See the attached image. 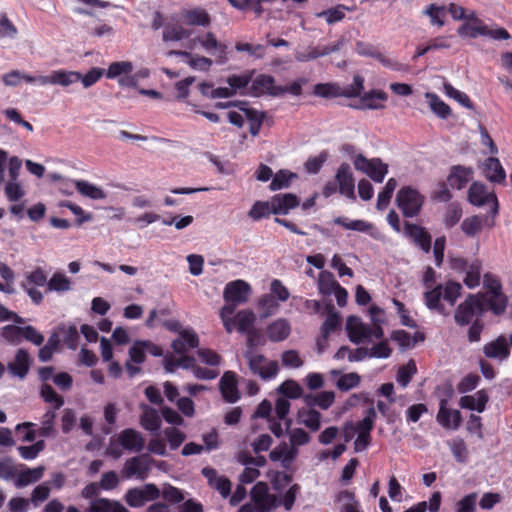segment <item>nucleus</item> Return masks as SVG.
Returning a JSON list of instances; mask_svg holds the SVG:
<instances>
[{
	"label": "nucleus",
	"instance_id": "56",
	"mask_svg": "<svg viewBox=\"0 0 512 512\" xmlns=\"http://www.w3.org/2000/svg\"><path fill=\"white\" fill-rule=\"evenodd\" d=\"M270 481L273 489L282 497L286 491H284L287 487L288 489L292 486L291 477L284 472H273L269 474Z\"/></svg>",
	"mask_w": 512,
	"mask_h": 512
},
{
	"label": "nucleus",
	"instance_id": "63",
	"mask_svg": "<svg viewBox=\"0 0 512 512\" xmlns=\"http://www.w3.org/2000/svg\"><path fill=\"white\" fill-rule=\"evenodd\" d=\"M314 94L324 98L343 96V89L335 83L317 84L314 87Z\"/></svg>",
	"mask_w": 512,
	"mask_h": 512
},
{
	"label": "nucleus",
	"instance_id": "40",
	"mask_svg": "<svg viewBox=\"0 0 512 512\" xmlns=\"http://www.w3.org/2000/svg\"><path fill=\"white\" fill-rule=\"evenodd\" d=\"M161 416L158 411L144 405L142 406V415L140 416V424L146 431L156 433L161 426Z\"/></svg>",
	"mask_w": 512,
	"mask_h": 512
},
{
	"label": "nucleus",
	"instance_id": "9",
	"mask_svg": "<svg viewBox=\"0 0 512 512\" xmlns=\"http://www.w3.org/2000/svg\"><path fill=\"white\" fill-rule=\"evenodd\" d=\"M233 320L235 323V328L237 327L239 332L248 335V345L250 347L265 344V339L257 330L253 328L254 322L256 320V315L253 311L249 309L241 310L235 315V317H233Z\"/></svg>",
	"mask_w": 512,
	"mask_h": 512
},
{
	"label": "nucleus",
	"instance_id": "22",
	"mask_svg": "<svg viewBox=\"0 0 512 512\" xmlns=\"http://www.w3.org/2000/svg\"><path fill=\"white\" fill-rule=\"evenodd\" d=\"M493 225V219H489L487 216L474 215L462 221L461 230L466 236L475 237L484 227L491 228Z\"/></svg>",
	"mask_w": 512,
	"mask_h": 512
},
{
	"label": "nucleus",
	"instance_id": "48",
	"mask_svg": "<svg viewBox=\"0 0 512 512\" xmlns=\"http://www.w3.org/2000/svg\"><path fill=\"white\" fill-rule=\"evenodd\" d=\"M182 17L184 18L185 22L189 25L205 27L210 24V17L208 13L201 8L184 10L182 12Z\"/></svg>",
	"mask_w": 512,
	"mask_h": 512
},
{
	"label": "nucleus",
	"instance_id": "45",
	"mask_svg": "<svg viewBox=\"0 0 512 512\" xmlns=\"http://www.w3.org/2000/svg\"><path fill=\"white\" fill-rule=\"evenodd\" d=\"M321 414L317 410L311 408L302 409L298 412V422L310 431H318L321 427Z\"/></svg>",
	"mask_w": 512,
	"mask_h": 512
},
{
	"label": "nucleus",
	"instance_id": "4",
	"mask_svg": "<svg viewBox=\"0 0 512 512\" xmlns=\"http://www.w3.org/2000/svg\"><path fill=\"white\" fill-rule=\"evenodd\" d=\"M134 65L130 61H115L112 62L105 75L108 79H117L121 87H136L139 79H144L149 76L147 69H141L133 74Z\"/></svg>",
	"mask_w": 512,
	"mask_h": 512
},
{
	"label": "nucleus",
	"instance_id": "55",
	"mask_svg": "<svg viewBox=\"0 0 512 512\" xmlns=\"http://www.w3.org/2000/svg\"><path fill=\"white\" fill-rule=\"evenodd\" d=\"M448 446L455 460L459 463H466L469 451L466 443L461 438H455L448 442Z\"/></svg>",
	"mask_w": 512,
	"mask_h": 512
},
{
	"label": "nucleus",
	"instance_id": "62",
	"mask_svg": "<svg viewBox=\"0 0 512 512\" xmlns=\"http://www.w3.org/2000/svg\"><path fill=\"white\" fill-rule=\"evenodd\" d=\"M47 285L50 291L66 292L71 289V281L63 273L53 274Z\"/></svg>",
	"mask_w": 512,
	"mask_h": 512
},
{
	"label": "nucleus",
	"instance_id": "30",
	"mask_svg": "<svg viewBox=\"0 0 512 512\" xmlns=\"http://www.w3.org/2000/svg\"><path fill=\"white\" fill-rule=\"evenodd\" d=\"M488 401L489 397L486 391L478 390L472 395L462 396L459 400V406L463 409L482 413L485 411Z\"/></svg>",
	"mask_w": 512,
	"mask_h": 512
},
{
	"label": "nucleus",
	"instance_id": "54",
	"mask_svg": "<svg viewBox=\"0 0 512 512\" xmlns=\"http://www.w3.org/2000/svg\"><path fill=\"white\" fill-rule=\"evenodd\" d=\"M271 214H275L271 199L255 202L248 212V216L255 221L268 217Z\"/></svg>",
	"mask_w": 512,
	"mask_h": 512
},
{
	"label": "nucleus",
	"instance_id": "7",
	"mask_svg": "<svg viewBox=\"0 0 512 512\" xmlns=\"http://www.w3.org/2000/svg\"><path fill=\"white\" fill-rule=\"evenodd\" d=\"M483 287L487 290V294L482 295L484 302H489L495 314L504 312L507 301L502 293V286L498 277L489 273L485 274L483 277Z\"/></svg>",
	"mask_w": 512,
	"mask_h": 512
},
{
	"label": "nucleus",
	"instance_id": "28",
	"mask_svg": "<svg viewBox=\"0 0 512 512\" xmlns=\"http://www.w3.org/2000/svg\"><path fill=\"white\" fill-rule=\"evenodd\" d=\"M180 56L184 58V62L190 66V68L197 71H208L213 65V61L205 56L195 55L187 51H175L171 50L167 53V56Z\"/></svg>",
	"mask_w": 512,
	"mask_h": 512
},
{
	"label": "nucleus",
	"instance_id": "12",
	"mask_svg": "<svg viewBox=\"0 0 512 512\" xmlns=\"http://www.w3.org/2000/svg\"><path fill=\"white\" fill-rule=\"evenodd\" d=\"M397 205L406 217H413L423 204V197L411 187H403L397 193Z\"/></svg>",
	"mask_w": 512,
	"mask_h": 512
},
{
	"label": "nucleus",
	"instance_id": "3",
	"mask_svg": "<svg viewBox=\"0 0 512 512\" xmlns=\"http://www.w3.org/2000/svg\"><path fill=\"white\" fill-rule=\"evenodd\" d=\"M370 315L374 322L373 326L364 324L359 318L350 316L347 319L346 330L351 342L355 344H369L375 340H381L384 333L379 323L383 322V310L372 306Z\"/></svg>",
	"mask_w": 512,
	"mask_h": 512
},
{
	"label": "nucleus",
	"instance_id": "18",
	"mask_svg": "<svg viewBox=\"0 0 512 512\" xmlns=\"http://www.w3.org/2000/svg\"><path fill=\"white\" fill-rule=\"evenodd\" d=\"M116 441L122 448L133 452H140L145 445L142 434L132 428L122 430L116 436Z\"/></svg>",
	"mask_w": 512,
	"mask_h": 512
},
{
	"label": "nucleus",
	"instance_id": "16",
	"mask_svg": "<svg viewBox=\"0 0 512 512\" xmlns=\"http://www.w3.org/2000/svg\"><path fill=\"white\" fill-rule=\"evenodd\" d=\"M436 420L445 429L457 430L461 425L462 417L460 411L449 408L448 401L442 399L439 404Z\"/></svg>",
	"mask_w": 512,
	"mask_h": 512
},
{
	"label": "nucleus",
	"instance_id": "24",
	"mask_svg": "<svg viewBox=\"0 0 512 512\" xmlns=\"http://www.w3.org/2000/svg\"><path fill=\"white\" fill-rule=\"evenodd\" d=\"M191 33L184 28L175 17H171L166 21L162 32L164 42H177L188 39Z\"/></svg>",
	"mask_w": 512,
	"mask_h": 512
},
{
	"label": "nucleus",
	"instance_id": "61",
	"mask_svg": "<svg viewBox=\"0 0 512 512\" xmlns=\"http://www.w3.org/2000/svg\"><path fill=\"white\" fill-rule=\"evenodd\" d=\"M339 286L332 273L322 271L318 278V289L323 295H330Z\"/></svg>",
	"mask_w": 512,
	"mask_h": 512
},
{
	"label": "nucleus",
	"instance_id": "53",
	"mask_svg": "<svg viewBox=\"0 0 512 512\" xmlns=\"http://www.w3.org/2000/svg\"><path fill=\"white\" fill-rule=\"evenodd\" d=\"M447 9L445 6H439L437 4H429L423 10V14L430 18V23L433 26L442 27L445 24L444 18L446 16Z\"/></svg>",
	"mask_w": 512,
	"mask_h": 512
},
{
	"label": "nucleus",
	"instance_id": "47",
	"mask_svg": "<svg viewBox=\"0 0 512 512\" xmlns=\"http://www.w3.org/2000/svg\"><path fill=\"white\" fill-rule=\"evenodd\" d=\"M336 502L339 512H359V503L351 491H341L337 495Z\"/></svg>",
	"mask_w": 512,
	"mask_h": 512
},
{
	"label": "nucleus",
	"instance_id": "64",
	"mask_svg": "<svg viewBox=\"0 0 512 512\" xmlns=\"http://www.w3.org/2000/svg\"><path fill=\"white\" fill-rule=\"evenodd\" d=\"M163 434L171 450H176L186 439L185 433L175 427L166 428Z\"/></svg>",
	"mask_w": 512,
	"mask_h": 512
},
{
	"label": "nucleus",
	"instance_id": "59",
	"mask_svg": "<svg viewBox=\"0 0 512 512\" xmlns=\"http://www.w3.org/2000/svg\"><path fill=\"white\" fill-rule=\"evenodd\" d=\"M425 304L430 310L443 311L441 299H443L442 285L435 287L434 289L425 292L424 294Z\"/></svg>",
	"mask_w": 512,
	"mask_h": 512
},
{
	"label": "nucleus",
	"instance_id": "34",
	"mask_svg": "<svg viewBox=\"0 0 512 512\" xmlns=\"http://www.w3.org/2000/svg\"><path fill=\"white\" fill-rule=\"evenodd\" d=\"M483 352L488 358L502 361L508 357L510 349L507 340L504 337H499L484 345Z\"/></svg>",
	"mask_w": 512,
	"mask_h": 512
},
{
	"label": "nucleus",
	"instance_id": "13",
	"mask_svg": "<svg viewBox=\"0 0 512 512\" xmlns=\"http://www.w3.org/2000/svg\"><path fill=\"white\" fill-rule=\"evenodd\" d=\"M155 461L149 455H140L128 459L123 467L126 478L144 480L148 477L152 464Z\"/></svg>",
	"mask_w": 512,
	"mask_h": 512
},
{
	"label": "nucleus",
	"instance_id": "6",
	"mask_svg": "<svg viewBox=\"0 0 512 512\" xmlns=\"http://www.w3.org/2000/svg\"><path fill=\"white\" fill-rule=\"evenodd\" d=\"M145 353L153 356H160L162 350L150 341H135L129 350V360L126 362V370L132 377L139 372V367L135 364H141L145 360Z\"/></svg>",
	"mask_w": 512,
	"mask_h": 512
},
{
	"label": "nucleus",
	"instance_id": "49",
	"mask_svg": "<svg viewBox=\"0 0 512 512\" xmlns=\"http://www.w3.org/2000/svg\"><path fill=\"white\" fill-rule=\"evenodd\" d=\"M463 274V282L469 289L478 287L481 281V263L478 260L470 262Z\"/></svg>",
	"mask_w": 512,
	"mask_h": 512
},
{
	"label": "nucleus",
	"instance_id": "41",
	"mask_svg": "<svg viewBox=\"0 0 512 512\" xmlns=\"http://www.w3.org/2000/svg\"><path fill=\"white\" fill-rule=\"evenodd\" d=\"M405 234L412 239L423 251L429 252L431 247V237L422 228L417 225L407 224Z\"/></svg>",
	"mask_w": 512,
	"mask_h": 512
},
{
	"label": "nucleus",
	"instance_id": "57",
	"mask_svg": "<svg viewBox=\"0 0 512 512\" xmlns=\"http://www.w3.org/2000/svg\"><path fill=\"white\" fill-rule=\"evenodd\" d=\"M295 178H297L295 173L289 172L288 170H280L274 175L270 183V189L276 191L287 188Z\"/></svg>",
	"mask_w": 512,
	"mask_h": 512
},
{
	"label": "nucleus",
	"instance_id": "46",
	"mask_svg": "<svg viewBox=\"0 0 512 512\" xmlns=\"http://www.w3.org/2000/svg\"><path fill=\"white\" fill-rule=\"evenodd\" d=\"M274 88V79L268 75H259L253 81L249 94L260 96L266 93L272 94Z\"/></svg>",
	"mask_w": 512,
	"mask_h": 512
},
{
	"label": "nucleus",
	"instance_id": "35",
	"mask_svg": "<svg viewBox=\"0 0 512 512\" xmlns=\"http://www.w3.org/2000/svg\"><path fill=\"white\" fill-rule=\"evenodd\" d=\"M271 201L275 214L281 215L288 214L290 210L299 205V199L292 193L277 194L271 198Z\"/></svg>",
	"mask_w": 512,
	"mask_h": 512
},
{
	"label": "nucleus",
	"instance_id": "10",
	"mask_svg": "<svg viewBox=\"0 0 512 512\" xmlns=\"http://www.w3.org/2000/svg\"><path fill=\"white\" fill-rule=\"evenodd\" d=\"M353 165L356 170L366 174L376 183L383 182L388 173V165L381 159H368L362 154H358L353 158Z\"/></svg>",
	"mask_w": 512,
	"mask_h": 512
},
{
	"label": "nucleus",
	"instance_id": "20",
	"mask_svg": "<svg viewBox=\"0 0 512 512\" xmlns=\"http://www.w3.org/2000/svg\"><path fill=\"white\" fill-rule=\"evenodd\" d=\"M174 366L183 367V368H192L193 374L196 378L199 379H214L218 376V372L213 368H201L194 365V359L192 358H181L176 364L171 361H166L165 368L168 372H172L174 370Z\"/></svg>",
	"mask_w": 512,
	"mask_h": 512
},
{
	"label": "nucleus",
	"instance_id": "23",
	"mask_svg": "<svg viewBox=\"0 0 512 512\" xmlns=\"http://www.w3.org/2000/svg\"><path fill=\"white\" fill-rule=\"evenodd\" d=\"M487 33V25L477 18L474 11L469 12V18L458 28V34L462 37L477 38L485 36Z\"/></svg>",
	"mask_w": 512,
	"mask_h": 512
},
{
	"label": "nucleus",
	"instance_id": "21",
	"mask_svg": "<svg viewBox=\"0 0 512 512\" xmlns=\"http://www.w3.org/2000/svg\"><path fill=\"white\" fill-rule=\"evenodd\" d=\"M376 419V411L374 408H369L366 411L364 418L358 423L354 424L352 422H348L344 426V436L345 440L349 441L354 436L355 432H363L370 433L374 427V422Z\"/></svg>",
	"mask_w": 512,
	"mask_h": 512
},
{
	"label": "nucleus",
	"instance_id": "39",
	"mask_svg": "<svg viewBox=\"0 0 512 512\" xmlns=\"http://www.w3.org/2000/svg\"><path fill=\"white\" fill-rule=\"evenodd\" d=\"M30 367V357L26 351L19 349L16 353L14 361L8 364L9 372L20 379H23Z\"/></svg>",
	"mask_w": 512,
	"mask_h": 512
},
{
	"label": "nucleus",
	"instance_id": "58",
	"mask_svg": "<svg viewBox=\"0 0 512 512\" xmlns=\"http://www.w3.org/2000/svg\"><path fill=\"white\" fill-rule=\"evenodd\" d=\"M397 186H398V183H397L396 179L390 178L387 181L383 190L378 194L377 209L384 210L388 206L390 199H391L395 189L397 188Z\"/></svg>",
	"mask_w": 512,
	"mask_h": 512
},
{
	"label": "nucleus",
	"instance_id": "38",
	"mask_svg": "<svg viewBox=\"0 0 512 512\" xmlns=\"http://www.w3.org/2000/svg\"><path fill=\"white\" fill-rule=\"evenodd\" d=\"M297 455V449L290 444L281 443L274 448L269 457L274 462H280L283 467H288Z\"/></svg>",
	"mask_w": 512,
	"mask_h": 512
},
{
	"label": "nucleus",
	"instance_id": "51",
	"mask_svg": "<svg viewBox=\"0 0 512 512\" xmlns=\"http://www.w3.org/2000/svg\"><path fill=\"white\" fill-rule=\"evenodd\" d=\"M335 50L334 47H307L303 51H298L295 55L297 61L307 62L310 60H314L318 57L325 56L330 54Z\"/></svg>",
	"mask_w": 512,
	"mask_h": 512
},
{
	"label": "nucleus",
	"instance_id": "29",
	"mask_svg": "<svg viewBox=\"0 0 512 512\" xmlns=\"http://www.w3.org/2000/svg\"><path fill=\"white\" fill-rule=\"evenodd\" d=\"M483 174L487 180L493 183H503L506 179V172L496 157L487 158L482 165Z\"/></svg>",
	"mask_w": 512,
	"mask_h": 512
},
{
	"label": "nucleus",
	"instance_id": "43",
	"mask_svg": "<svg viewBox=\"0 0 512 512\" xmlns=\"http://www.w3.org/2000/svg\"><path fill=\"white\" fill-rule=\"evenodd\" d=\"M304 401L309 407L317 406L322 410H327L335 401V393L333 391H322L317 394H308L304 397Z\"/></svg>",
	"mask_w": 512,
	"mask_h": 512
},
{
	"label": "nucleus",
	"instance_id": "33",
	"mask_svg": "<svg viewBox=\"0 0 512 512\" xmlns=\"http://www.w3.org/2000/svg\"><path fill=\"white\" fill-rule=\"evenodd\" d=\"M202 474L207 478L209 485L216 489L222 497L227 498L231 492V482L224 476H219L213 468H203Z\"/></svg>",
	"mask_w": 512,
	"mask_h": 512
},
{
	"label": "nucleus",
	"instance_id": "11",
	"mask_svg": "<svg viewBox=\"0 0 512 512\" xmlns=\"http://www.w3.org/2000/svg\"><path fill=\"white\" fill-rule=\"evenodd\" d=\"M484 311V297L470 295L455 312L454 318L457 324L464 326L478 318Z\"/></svg>",
	"mask_w": 512,
	"mask_h": 512
},
{
	"label": "nucleus",
	"instance_id": "42",
	"mask_svg": "<svg viewBox=\"0 0 512 512\" xmlns=\"http://www.w3.org/2000/svg\"><path fill=\"white\" fill-rule=\"evenodd\" d=\"M387 94L381 90H372L360 97V107L365 109H382L387 101Z\"/></svg>",
	"mask_w": 512,
	"mask_h": 512
},
{
	"label": "nucleus",
	"instance_id": "37",
	"mask_svg": "<svg viewBox=\"0 0 512 512\" xmlns=\"http://www.w3.org/2000/svg\"><path fill=\"white\" fill-rule=\"evenodd\" d=\"M86 512H129V510L118 501L94 498L90 501Z\"/></svg>",
	"mask_w": 512,
	"mask_h": 512
},
{
	"label": "nucleus",
	"instance_id": "14",
	"mask_svg": "<svg viewBox=\"0 0 512 512\" xmlns=\"http://www.w3.org/2000/svg\"><path fill=\"white\" fill-rule=\"evenodd\" d=\"M468 200L474 206H483L490 204L493 216L498 212V201L494 191L488 190L487 187L480 182H474L468 191Z\"/></svg>",
	"mask_w": 512,
	"mask_h": 512
},
{
	"label": "nucleus",
	"instance_id": "27",
	"mask_svg": "<svg viewBox=\"0 0 512 512\" xmlns=\"http://www.w3.org/2000/svg\"><path fill=\"white\" fill-rule=\"evenodd\" d=\"M199 338L193 329H183L179 336L172 343V348L177 354H184L190 349L197 347Z\"/></svg>",
	"mask_w": 512,
	"mask_h": 512
},
{
	"label": "nucleus",
	"instance_id": "26",
	"mask_svg": "<svg viewBox=\"0 0 512 512\" xmlns=\"http://www.w3.org/2000/svg\"><path fill=\"white\" fill-rule=\"evenodd\" d=\"M77 192L90 200L100 201L107 198V192L101 187L87 180L78 179L71 182Z\"/></svg>",
	"mask_w": 512,
	"mask_h": 512
},
{
	"label": "nucleus",
	"instance_id": "60",
	"mask_svg": "<svg viewBox=\"0 0 512 512\" xmlns=\"http://www.w3.org/2000/svg\"><path fill=\"white\" fill-rule=\"evenodd\" d=\"M416 373V363L410 360L407 364L399 367L396 376L397 383L402 387H406Z\"/></svg>",
	"mask_w": 512,
	"mask_h": 512
},
{
	"label": "nucleus",
	"instance_id": "31",
	"mask_svg": "<svg viewBox=\"0 0 512 512\" xmlns=\"http://www.w3.org/2000/svg\"><path fill=\"white\" fill-rule=\"evenodd\" d=\"M21 469L17 471L14 484L17 488L26 487L40 480L44 474V467L28 468L20 465Z\"/></svg>",
	"mask_w": 512,
	"mask_h": 512
},
{
	"label": "nucleus",
	"instance_id": "32",
	"mask_svg": "<svg viewBox=\"0 0 512 512\" xmlns=\"http://www.w3.org/2000/svg\"><path fill=\"white\" fill-rule=\"evenodd\" d=\"M220 390L227 402L234 403L239 399L237 378L234 372L228 371L224 373L220 380Z\"/></svg>",
	"mask_w": 512,
	"mask_h": 512
},
{
	"label": "nucleus",
	"instance_id": "44",
	"mask_svg": "<svg viewBox=\"0 0 512 512\" xmlns=\"http://www.w3.org/2000/svg\"><path fill=\"white\" fill-rule=\"evenodd\" d=\"M424 96L431 111L437 117L441 119H447L450 117L452 113L451 108L436 93L426 92Z\"/></svg>",
	"mask_w": 512,
	"mask_h": 512
},
{
	"label": "nucleus",
	"instance_id": "36",
	"mask_svg": "<svg viewBox=\"0 0 512 512\" xmlns=\"http://www.w3.org/2000/svg\"><path fill=\"white\" fill-rule=\"evenodd\" d=\"M472 167L453 166L448 177V182L452 188L462 189L473 177Z\"/></svg>",
	"mask_w": 512,
	"mask_h": 512
},
{
	"label": "nucleus",
	"instance_id": "8",
	"mask_svg": "<svg viewBox=\"0 0 512 512\" xmlns=\"http://www.w3.org/2000/svg\"><path fill=\"white\" fill-rule=\"evenodd\" d=\"M252 348L253 347L249 346V349L245 353V358L248 361V365L252 373L258 375L264 380L274 378L279 371L278 363L254 352Z\"/></svg>",
	"mask_w": 512,
	"mask_h": 512
},
{
	"label": "nucleus",
	"instance_id": "52",
	"mask_svg": "<svg viewBox=\"0 0 512 512\" xmlns=\"http://www.w3.org/2000/svg\"><path fill=\"white\" fill-rule=\"evenodd\" d=\"M358 353L368 354V357L370 358L386 359L391 356L392 349L390 348L387 340H381L369 349L359 348Z\"/></svg>",
	"mask_w": 512,
	"mask_h": 512
},
{
	"label": "nucleus",
	"instance_id": "15",
	"mask_svg": "<svg viewBox=\"0 0 512 512\" xmlns=\"http://www.w3.org/2000/svg\"><path fill=\"white\" fill-rule=\"evenodd\" d=\"M335 181L340 194L355 200V180L349 164L343 163L340 165L335 175Z\"/></svg>",
	"mask_w": 512,
	"mask_h": 512
},
{
	"label": "nucleus",
	"instance_id": "1",
	"mask_svg": "<svg viewBox=\"0 0 512 512\" xmlns=\"http://www.w3.org/2000/svg\"><path fill=\"white\" fill-rule=\"evenodd\" d=\"M300 491L297 484L286 490L281 499L269 492L267 483L257 482L251 490V499L255 506L256 512H272L280 504H282L287 511L291 510Z\"/></svg>",
	"mask_w": 512,
	"mask_h": 512
},
{
	"label": "nucleus",
	"instance_id": "5",
	"mask_svg": "<svg viewBox=\"0 0 512 512\" xmlns=\"http://www.w3.org/2000/svg\"><path fill=\"white\" fill-rule=\"evenodd\" d=\"M201 47L206 53L216 56V62L224 64L227 61V46L217 40L216 36L211 32H206L195 36L189 40L188 47L195 49Z\"/></svg>",
	"mask_w": 512,
	"mask_h": 512
},
{
	"label": "nucleus",
	"instance_id": "2",
	"mask_svg": "<svg viewBox=\"0 0 512 512\" xmlns=\"http://www.w3.org/2000/svg\"><path fill=\"white\" fill-rule=\"evenodd\" d=\"M250 295L251 286L244 280H235L226 284L223 291L226 304L221 308L219 315L227 333L235 329L233 314L236 307L246 303Z\"/></svg>",
	"mask_w": 512,
	"mask_h": 512
},
{
	"label": "nucleus",
	"instance_id": "17",
	"mask_svg": "<svg viewBox=\"0 0 512 512\" xmlns=\"http://www.w3.org/2000/svg\"><path fill=\"white\" fill-rule=\"evenodd\" d=\"M81 79V73L78 71L70 70H54L45 78L40 79L43 84L46 85H59L62 87H69Z\"/></svg>",
	"mask_w": 512,
	"mask_h": 512
},
{
	"label": "nucleus",
	"instance_id": "25",
	"mask_svg": "<svg viewBox=\"0 0 512 512\" xmlns=\"http://www.w3.org/2000/svg\"><path fill=\"white\" fill-rule=\"evenodd\" d=\"M265 333L271 342L284 341L291 333L290 322L285 318H278L267 325Z\"/></svg>",
	"mask_w": 512,
	"mask_h": 512
},
{
	"label": "nucleus",
	"instance_id": "50",
	"mask_svg": "<svg viewBox=\"0 0 512 512\" xmlns=\"http://www.w3.org/2000/svg\"><path fill=\"white\" fill-rule=\"evenodd\" d=\"M442 91L447 97L455 100L461 106L467 109H473L474 106L469 96L466 93L453 87L449 82L445 81L443 83Z\"/></svg>",
	"mask_w": 512,
	"mask_h": 512
},
{
	"label": "nucleus",
	"instance_id": "19",
	"mask_svg": "<svg viewBox=\"0 0 512 512\" xmlns=\"http://www.w3.org/2000/svg\"><path fill=\"white\" fill-rule=\"evenodd\" d=\"M334 223L347 230L367 233L374 239H381V233L368 221L360 219L352 220L347 217H337L334 219Z\"/></svg>",
	"mask_w": 512,
	"mask_h": 512
}]
</instances>
